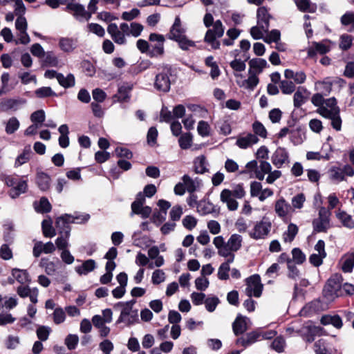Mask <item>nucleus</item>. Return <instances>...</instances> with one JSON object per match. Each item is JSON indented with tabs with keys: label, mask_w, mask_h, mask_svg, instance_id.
Instances as JSON below:
<instances>
[{
	"label": "nucleus",
	"mask_w": 354,
	"mask_h": 354,
	"mask_svg": "<svg viewBox=\"0 0 354 354\" xmlns=\"http://www.w3.org/2000/svg\"><path fill=\"white\" fill-rule=\"evenodd\" d=\"M203 24L208 28L204 41L210 45L212 49H219L221 43L217 39L222 37L225 32V26L222 21L220 19L214 21L213 15L210 12H206L203 17Z\"/></svg>",
	"instance_id": "f257e3e1"
},
{
	"label": "nucleus",
	"mask_w": 354,
	"mask_h": 354,
	"mask_svg": "<svg viewBox=\"0 0 354 354\" xmlns=\"http://www.w3.org/2000/svg\"><path fill=\"white\" fill-rule=\"evenodd\" d=\"M90 218L88 214L84 215L74 216L72 214H64L57 217L55 221V226L58 230L59 234H62L66 238H69L71 235V227L70 223H73L75 220H81L77 221L79 223H84L87 222Z\"/></svg>",
	"instance_id": "f03ea898"
},
{
	"label": "nucleus",
	"mask_w": 354,
	"mask_h": 354,
	"mask_svg": "<svg viewBox=\"0 0 354 354\" xmlns=\"http://www.w3.org/2000/svg\"><path fill=\"white\" fill-rule=\"evenodd\" d=\"M161 68V72L155 77L153 86L158 91L166 93L170 91L171 88L169 76L171 75L172 67L169 64H163Z\"/></svg>",
	"instance_id": "7ed1b4c3"
},
{
	"label": "nucleus",
	"mask_w": 354,
	"mask_h": 354,
	"mask_svg": "<svg viewBox=\"0 0 354 354\" xmlns=\"http://www.w3.org/2000/svg\"><path fill=\"white\" fill-rule=\"evenodd\" d=\"M245 282L247 285L245 288L247 295L249 297H251L252 295L257 298L260 297L263 289L260 275L258 274H252L245 279Z\"/></svg>",
	"instance_id": "20e7f679"
},
{
	"label": "nucleus",
	"mask_w": 354,
	"mask_h": 354,
	"mask_svg": "<svg viewBox=\"0 0 354 354\" xmlns=\"http://www.w3.org/2000/svg\"><path fill=\"white\" fill-rule=\"evenodd\" d=\"M271 227L272 223L269 218L263 216L261 221L256 223L253 230L249 232V235L254 240L265 239L269 234Z\"/></svg>",
	"instance_id": "39448f33"
},
{
	"label": "nucleus",
	"mask_w": 354,
	"mask_h": 354,
	"mask_svg": "<svg viewBox=\"0 0 354 354\" xmlns=\"http://www.w3.org/2000/svg\"><path fill=\"white\" fill-rule=\"evenodd\" d=\"M149 40L151 42H156V44L151 45L150 50V58L161 57L165 54L164 43L165 38L163 35L152 32L149 36Z\"/></svg>",
	"instance_id": "423d86ee"
},
{
	"label": "nucleus",
	"mask_w": 354,
	"mask_h": 354,
	"mask_svg": "<svg viewBox=\"0 0 354 354\" xmlns=\"http://www.w3.org/2000/svg\"><path fill=\"white\" fill-rule=\"evenodd\" d=\"M133 87V86L131 83H123L118 87L117 93L113 95V102L124 103L129 102Z\"/></svg>",
	"instance_id": "0eeeda50"
},
{
	"label": "nucleus",
	"mask_w": 354,
	"mask_h": 354,
	"mask_svg": "<svg viewBox=\"0 0 354 354\" xmlns=\"http://www.w3.org/2000/svg\"><path fill=\"white\" fill-rule=\"evenodd\" d=\"M339 277L336 275L329 278L323 289V296L327 299H332L335 295L337 296V290L340 288Z\"/></svg>",
	"instance_id": "6e6552de"
},
{
	"label": "nucleus",
	"mask_w": 354,
	"mask_h": 354,
	"mask_svg": "<svg viewBox=\"0 0 354 354\" xmlns=\"http://www.w3.org/2000/svg\"><path fill=\"white\" fill-rule=\"evenodd\" d=\"M66 9L73 11L74 17L79 21H88L91 17V13L86 11L84 6L78 3H68Z\"/></svg>",
	"instance_id": "1a4fd4ad"
},
{
	"label": "nucleus",
	"mask_w": 354,
	"mask_h": 354,
	"mask_svg": "<svg viewBox=\"0 0 354 354\" xmlns=\"http://www.w3.org/2000/svg\"><path fill=\"white\" fill-rule=\"evenodd\" d=\"M329 224L328 213L324 207H322L319 212V218L313 221V231L315 232H326Z\"/></svg>",
	"instance_id": "9d476101"
},
{
	"label": "nucleus",
	"mask_w": 354,
	"mask_h": 354,
	"mask_svg": "<svg viewBox=\"0 0 354 354\" xmlns=\"http://www.w3.org/2000/svg\"><path fill=\"white\" fill-rule=\"evenodd\" d=\"M185 36H186V28L183 27L180 17L176 16L166 37L168 39L174 41Z\"/></svg>",
	"instance_id": "9b49d317"
},
{
	"label": "nucleus",
	"mask_w": 354,
	"mask_h": 354,
	"mask_svg": "<svg viewBox=\"0 0 354 354\" xmlns=\"http://www.w3.org/2000/svg\"><path fill=\"white\" fill-rule=\"evenodd\" d=\"M257 24L266 32H268L270 27V19L272 16L269 14L267 8L259 7L257 11Z\"/></svg>",
	"instance_id": "f8f14e48"
},
{
	"label": "nucleus",
	"mask_w": 354,
	"mask_h": 354,
	"mask_svg": "<svg viewBox=\"0 0 354 354\" xmlns=\"http://www.w3.org/2000/svg\"><path fill=\"white\" fill-rule=\"evenodd\" d=\"M26 102V100L23 98H2L0 100V110L1 111H17L19 105Z\"/></svg>",
	"instance_id": "ddd939ff"
},
{
	"label": "nucleus",
	"mask_w": 354,
	"mask_h": 354,
	"mask_svg": "<svg viewBox=\"0 0 354 354\" xmlns=\"http://www.w3.org/2000/svg\"><path fill=\"white\" fill-rule=\"evenodd\" d=\"M132 167L131 163L124 159H120L117 165H113L110 169L109 174L113 179H118L122 171H127Z\"/></svg>",
	"instance_id": "4468645a"
},
{
	"label": "nucleus",
	"mask_w": 354,
	"mask_h": 354,
	"mask_svg": "<svg viewBox=\"0 0 354 354\" xmlns=\"http://www.w3.org/2000/svg\"><path fill=\"white\" fill-rule=\"evenodd\" d=\"M289 153L284 147H279L274 152L272 156V162L277 168H281L282 165L288 161Z\"/></svg>",
	"instance_id": "2eb2a0df"
},
{
	"label": "nucleus",
	"mask_w": 354,
	"mask_h": 354,
	"mask_svg": "<svg viewBox=\"0 0 354 354\" xmlns=\"http://www.w3.org/2000/svg\"><path fill=\"white\" fill-rule=\"evenodd\" d=\"M247 320L249 321V318L240 313L236 315L235 320L232 323V330L236 336L243 334L248 330Z\"/></svg>",
	"instance_id": "dca6fc26"
},
{
	"label": "nucleus",
	"mask_w": 354,
	"mask_h": 354,
	"mask_svg": "<svg viewBox=\"0 0 354 354\" xmlns=\"http://www.w3.org/2000/svg\"><path fill=\"white\" fill-rule=\"evenodd\" d=\"M77 39L72 37H61L59 46L65 53H71L77 47Z\"/></svg>",
	"instance_id": "f3484780"
},
{
	"label": "nucleus",
	"mask_w": 354,
	"mask_h": 354,
	"mask_svg": "<svg viewBox=\"0 0 354 354\" xmlns=\"http://www.w3.org/2000/svg\"><path fill=\"white\" fill-rule=\"evenodd\" d=\"M249 77L247 80L242 82L236 81L240 87H245L247 89L253 91L259 82L257 73H252V70H248Z\"/></svg>",
	"instance_id": "a211bd4d"
},
{
	"label": "nucleus",
	"mask_w": 354,
	"mask_h": 354,
	"mask_svg": "<svg viewBox=\"0 0 354 354\" xmlns=\"http://www.w3.org/2000/svg\"><path fill=\"white\" fill-rule=\"evenodd\" d=\"M330 47L322 42L314 41L313 46L308 49V57L313 58L316 56L317 53H319L321 55H324L329 52Z\"/></svg>",
	"instance_id": "6ab92c4d"
},
{
	"label": "nucleus",
	"mask_w": 354,
	"mask_h": 354,
	"mask_svg": "<svg viewBox=\"0 0 354 354\" xmlns=\"http://www.w3.org/2000/svg\"><path fill=\"white\" fill-rule=\"evenodd\" d=\"M33 207L35 212L39 214L49 213L52 209L50 203L45 196L41 197L38 202L35 201L33 203Z\"/></svg>",
	"instance_id": "aec40b11"
},
{
	"label": "nucleus",
	"mask_w": 354,
	"mask_h": 354,
	"mask_svg": "<svg viewBox=\"0 0 354 354\" xmlns=\"http://www.w3.org/2000/svg\"><path fill=\"white\" fill-rule=\"evenodd\" d=\"M96 262L90 259L84 261L82 265L75 267V271L79 275H86L96 268Z\"/></svg>",
	"instance_id": "412c9836"
},
{
	"label": "nucleus",
	"mask_w": 354,
	"mask_h": 354,
	"mask_svg": "<svg viewBox=\"0 0 354 354\" xmlns=\"http://www.w3.org/2000/svg\"><path fill=\"white\" fill-rule=\"evenodd\" d=\"M252 73H257V75L262 73L263 68L269 66L267 61L262 58H253L248 62Z\"/></svg>",
	"instance_id": "4be33fe9"
},
{
	"label": "nucleus",
	"mask_w": 354,
	"mask_h": 354,
	"mask_svg": "<svg viewBox=\"0 0 354 354\" xmlns=\"http://www.w3.org/2000/svg\"><path fill=\"white\" fill-rule=\"evenodd\" d=\"M304 93L308 94L307 89L301 86L298 87L293 97V103L295 108H299L302 104H304L306 102L308 99V95L305 96Z\"/></svg>",
	"instance_id": "5701e85b"
},
{
	"label": "nucleus",
	"mask_w": 354,
	"mask_h": 354,
	"mask_svg": "<svg viewBox=\"0 0 354 354\" xmlns=\"http://www.w3.org/2000/svg\"><path fill=\"white\" fill-rule=\"evenodd\" d=\"M136 303V300L134 299L124 302V306H123V308H122L120 315L116 321V324L123 323L125 322V317L130 315V313L133 310V306Z\"/></svg>",
	"instance_id": "b1692460"
},
{
	"label": "nucleus",
	"mask_w": 354,
	"mask_h": 354,
	"mask_svg": "<svg viewBox=\"0 0 354 354\" xmlns=\"http://www.w3.org/2000/svg\"><path fill=\"white\" fill-rule=\"evenodd\" d=\"M50 176L45 172H38L36 176V183L41 191H46L50 187Z\"/></svg>",
	"instance_id": "393cba45"
},
{
	"label": "nucleus",
	"mask_w": 354,
	"mask_h": 354,
	"mask_svg": "<svg viewBox=\"0 0 354 354\" xmlns=\"http://www.w3.org/2000/svg\"><path fill=\"white\" fill-rule=\"evenodd\" d=\"M11 273L12 277L21 284L30 281L29 274L26 270L13 268L12 269Z\"/></svg>",
	"instance_id": "a878e982"
},
{
	"label": "nucleus",
	"mask_w": 354,
	"mask_h": 354,
	"mask_svg": "<svg viewBox=\"0 0 354 354\" xmlns=\"http://www.w3.org/2000/svg\"><path fill=\"white\" fill-rule=\"evenodd\" d=\"M41 230L45 237L52 238L56 235V231L53 226V221L50 217L42 221Z\"/></svg>",
	"instance_id": "bb28decb"
},
{
	"label": "nucleus",
	"mask_w": 354,
	"mask_h": 354,
	"mask_svg": "<svg viewBox=\"0 0 354 354\" xmlns=\"http://www.w3.org/2000/svg\"><path fill=\"white\" fill-rule=\"evenodd\" d=\"M305 127L302 126L297 127L295 129H292L290 131V141L294 145H298L302 143L303 138L304 136Z\"/></svg>",
	"instance_id": "cd10ccee"
},
{
	"label": "nucleus",
	"mask_w": 354,
	"mask_h": 354,
	"mask_svg": "<svg viewBox=\"0 0 354 354\" xmlns=\"http://www.w3.org/2000/svg\"><path fill=\"white\" fill-rule=\"evenodd\" d=\"M299 231L297 225L290 223L288 225V229L283 233V240L285 243H291L295 238Z\"/></svg>",
	"instance_id": "c85d7f7f"
},
{
	"label": "nucleus",
	"mask_w": 354,
	"mask_h": 354,
	"mask_svg": "<svg viewBox=\"0 0 354 354\" xmlns=\"http://www.w3.org/2000/svg\"><path fill=\"white\" fill-rule=\"evenodd\" d=\"M319 301L315 300L305 305L299 311L300 316L309 317L310 315L318 310Z\"/></svg>",
	"instance_id": "c756f323"
},
{
	"label": "nucleus",
	"mask_w": 354,
	"mask_h": 354,
	"mask_svg": "<svg viewBox=\"0 0 354 354\" xmlns=\"http://www.w3.org/2000/svg\"><path fill=\"white\" fill-rule=\"evenodd\" d=\"M242 236L237 234H233L230 236V239L226 243L232 252L238 251L242 245Z\"/></svg>",
	"instance_id": "7c9ffc66"
},
{
	"label": "nucleus",
	"mask_w": 354,
	"mask_h": 354,
	"mask_svg": "<svg viewBox=\"0 0 354 354\" xmlns=\"http://www.w3.org/2000/svg\"><path fill=\"white\" fill-rule=\"evenodd\" d=\"M290 205L286 203L283 198H281L276 201L274 209L279 217H285L288 214Z\"/></svg>",
	"instance_id": "2f4dec72"
},
{
	"label": "nucleus",
	"mask_w": 354,
	"mask_h": 354,
	"mask_svg": "<svg viewBox=\"0 0 354 354\" xmlns=\"http://www.w3.org/2000/svg\"><path fill=\"white\" fill-rule=\"evenodd\" d=\"M57 82L64 88L73 87L75 84V76L72 73H68L66 77L62 73L59 75Z\"/></svg>",
	"instance_id": "473e14b6"
},
{
	"label": "nucleus",
	"mask_w": 354,
	"mask_h": 354,
	"mask_svg": "<svg viewBox=\"0 0 354 354\" xmlns=\"http://www.w3.org/2000/svg\"><path fill=\"white\" fill-rule=\"evenodd\" d=\"M206 158L204 155L197 157L194 161V171L203 174L208 171L206 167Z\"/></svg>",
	"instance_id": "72a5a7b5"
},
{
	"label": "nucleus",
	"mask_w": 354,
	"mask_h": 354,
	"mask_svg": "<svg viewBox=\"0 0 354 354\" xmlns=\"http://www.w3.org/2000/svg\"><path fill=\"white\" fill-rule=\"evenodd\" d=\"M354 268V252L346 254V259L344 261L342 270L345 273H351Z\"/></svg>",
	"instance_id": "f704fd0d"
},
{
	"label": "nucleus",
	"mask_w": 354,
	"mask_h": 354,
	"mask_svg": "<svg viewBox=\"0 0 354 354\" xmlns=\"http://www.w3.org/2000/svg\"><path fill=\"white\" fill-rule=\"evenodd\" d=\"M35 95L38 98H45L50 96L58 97L59 95L56 93L50 86H42L35 90Z\"/></svg>",
	"instance_id": "c9c22d12"
},
{
	"label": "nucleus",
	"mask_w": 354,
	"mask_h": 354,
	"mask_svg": "<svg viewBox=\"0 0 354 354\" xmlns=\"http://www.w3.org/2000/svg\"><path fill=\"white\" fill-rule=\"evenodd\" d=\"M20 123L16 117L10 118L6 125L5 131L7 134L11 135L18 130Z\"/></svg>",
	"instance_id": "e433bc0d"
},
{
	"label": "nucleus",
	"mask_w": 354,
	"mask_h": 354,
	"mask_svg": "<svg viewBox=\"0 0 354 354\" xmlns=\"http://www.w3.org/2000/svg\"><path fill=\"white\" fill-rule=\"evenodd\" d=\"M44 65L49 67H57L59 64L58 58L53 51L45 53Z\"/></svg>",
	"instance_id": "4c0bfd02"
},
{
	"label": "nucleus",
	"mask_w": 354,
	"mask_h": 354,
	"mask_svg": "<svg viewBox=\"0 0 354 354\" xmlns=\"http://www.w3.org/2000/svg\"><path fill=\"white\" fill-rule=\"evenodd\" d=\"M285 346L286 340L282 335L277 336L271 344V348L279 353L284 351Z\"/></svg>",
	"instance_id": "58836bf2"
},
{
	"label": "nucleus",
	"mask_w": 354,
	"mask_h": 354,
	"mask_svg": "<svg viewBox=\"0 0 354 354\" xmlns=\"http://www.w3.org/2000/svg\"><path fill=\"white\" fill-rule=\"evenodd\" d=\"M178 47L183 50H188L190 47H194L196 46L195 42L186 36L175 39Z\"/></svg>",
	"instance_id": "ea45409f"
},
{
	"label": "nucleus",
	"mask_w": 354,
	"mask_h": 354,
	"mask_svg": "<svg viewBox=\"0 0 354 354\" xmlns=\"http://www.w3.org/2000/svg\"><path fill=\"white\" fill-rule=\"evenodd\" d=\"M353 44V37L348 34H343L339 39V48L344 51L348 50Z\"/></svg>",
	"instance_id": "a19ab883"
},
{
	"label": "nucleus",
	"mask_w": 354,
	"mask_h": 354,
	"mask_svg": "<svg viewBox=\"0 0 354 354\" xmlns=\"http://www.w3.org/2000/svg\"><path fill=\"white\" fill-rule=\"evenodd\" d=\"M219 303L220 299L216 296L208 297L205 298L204 301L205 308L209 313L214 312Z\"/></svg>",
	"instance_id": "79ce46f5"
},
{
	"label": "nucleus",
	"mask_w": 354,
	"mask_h": 354,
	"mask_svg": "<svg viewBox=\"0 0 354 354\" xmlns=\"http://www.w3.org/2000/svg\"><path fill=\"white\" fill-rule=\"evenodd\" d=\"M152 212V209L150 206H141L139 208L133 209L131 212V216L133 214L140 215L143 219L147 218L150 216Z\"/></svg>",
	"instance_id": "37998d69"
},
{
	"label": "nucleus",
	"mask_w": 354,
	"mask_h": 354,
	"mask_svg": "<svg viewBox=\"0 0 354 354\" xmlns=\"http://www.w3.org/2000/svg\"><path fill=\"white\" fill-rule=\"evenodd\" d=\"M292 262L295 264H302L306 261V255L299 248H295L292 250Z\"/></svg>",
	"instance_id": "c03bdc74"
},
{
	"label": "nucleus",
	"mask_w": 354,
	"mask_h": 354,
	"mask_svg": "<svg viewBox=\"0 0 354 354\" xmlns=\"http://www.w3.org/2000/svg\"><path fill=\"white\" fill-rule=\"evenodd\" d=\"M136 47L138 50L142 53L146 54L148 57H150V50L151 45L147 41L142 39H139L136 41Z\"/></svg>",
	"instance_id": "a18cd8bd"
},
{
	"label": "nucleus",
	"mask_w": 354,
	"mask_h": 354,
	"mask_svg": "<svg viewBox=\"0 0 354 354\" xmlns=\"http://www.w3.org/2000/svg\"><path fill=\"white\" fill-rule=\"evenodd\" d=\"M203 215L212 214H214V216H216L220 213V207L218 205H214L212 202L208 201L207 205H205L202 209Z\"/></svg>",
	"instance_id": "49530a36"
},
{
	"label": "nucleus",
	"mask_w": 354,
	"mask_h": 354,
	"mask_svg": "<svg viewBox=\"0 0 354 354\" xmlns=\"http://www.w3.org/2000/svg\"><path fill=\"white\" fill-rule=\"evenodd\" d=\"M179 146L182 149L190 148L192 143V136L191 133H187L180 136L178 139Z\"/></svg>",
	"instance_id": "de8ad7c7"
},
{
	"label": "nucleus",
	"mask_w": 354,
	"mask_h": 354,
	"mask_svg": "<svg viewBox=\"0 0 354 354\" xmlns=\"http://www.w3.org/2000/svg\"><path fill=\"white\" fill-rule=\"evenodd\" d=\"M51 328L46 326H40L36 330L37 336L39 341L44 342L48 339Z\"/></svg>",
	"instance_id": "09e8293b"
},
{
	"label": "nucleus",
	"mask_w": 354,
	"mask_h": 354,
	"mask_svg": "<svg viewBox=\"0 0 354 354\" xmlns=\"http://www.w3.org/2000/svg\"><path fill=\"white\" fill-rule=\"evenodd\" d=\"M330 178L333 180L343 181L345 179L342 170L339 167L333 166L329 169Z\"/></svg>",
	"instance_id": "8fccbe9b"
},
{
	"label": "nucleus",
	"mask_w": 354,
	"mask_h": 354,
	"mask_svg": "<svg viewBox=\"0 0 354 354\" xmlns=\"http://www.w3.org/2000/svg\"><path fill=\"white\" fill-rule=\"evenodd\" d=\"M252 129L256 136L266 138L267 137V130L263 124L259 121H255L252 124Z\"/></svg>",
	"instance_id": "3c124183"
},
{
	"label": "nucleus",
	"mask_w": 354,
	"mask_h": 354,
	"mask_svg": "<svg viewBox=\"0 0 354 354\" xmlns=\"http://www.w3.org/2000/svg\"><path fill=\"white\" fill-rule=\"evenodd\" d=\"M53 318L55 324H60L66 319V313L61 307L55 308L53 314Z\"/></svg>",
	"instance_id": "603ef678"
},
{
	"label": "nucleus",
	"mask_w": 354,
	"mask_h": 354,
	"mask_svg": "<svg viewBox=\"0 0 354 354\" xmlns=\"http://www.w3.org/2000/svg\"><path fill=\"white\" fill-rule=\"evenodd\" d=\"M166 220V215L162 212L156 209L150 218V221L156 226H160Z\"/></svg>",
	"instance_id": "864d4df0"
},
{
	"label": "nucleus",
	"mask_w": 354,
	"mask_h": 354,
	"mask_svg": "<svg viewBox=\"0 0 354 354\" xmlns=\"http://www.w3.org/2000/svg\"><path fill=\"white\" fill-rule=\"evenodd\" d=\"M64 342L68 350H74L78 344L79 337L77 335L69 334L66 337Z\"/></svg>",
	"instance_id": "5fc2aeb1"
},
{
	"label": "nucleus",
	"mask_w": 354,
	"mask_h": 354,
	"mask_svg": "<svg viewBox=\"0 0 354 354\" xmlns=\"http://www.w3.org/2000/svg\"><path fill=\"white\" fill-rule=\"evenodd\" d=\"M331 120V126L334 129L339 131L342 129V119L339 115V109L336 107L335 110V115L330 119Z\"/></svg>",
	"instance_id": "6e6d98bb"
},
{
	"label": "nucleus",
	"mask_w": 354,
	"mask_h": 354,
	"mask_svg": "<svg viewBox=\"0 0 354 354\" xmlns=\"http://www.w3.org/2000/svg\"><path fill=\"white\" fill-rule=\"evenodd\" d=\"M46 115L45 112L43 109H39L36 111H34L30 115V120L34 124H42L45 121Z\"/></svg>",
	"instance_id": "4d7b16f0"
},
{
	"label": "nucleus",
	"mask_w": 354,
	"mask_h": 354,
	"mask_svg": "<svg viewBox=\"0 0 354 354\" xmlns=\"http://www.w3.org/2000/svg\"><path fill=\"white\" fill-rule=\"evenodd\" d=\"M158 132L156 127H151L147 134V141L149 145L153 146L157 142Z\"/></svg>",
	"instance_id": "13d9d810"
},
{
	"label": "nucleus",
	"mask_w": 354,
	"mask_h": 354,
	"mask_svg": "<svg viewBox=\"0 0 354 354\" xmlns=\"http://www.w3.org/2000/svg\"><path fill=\"white\" fill-rule=\"evenodd\" d=\"M153 63L149 59H140L137 62V65L134 68L136 73H142L144 71L149 68Z\"/></svg>",
	"instance_id": "bf43d9fd"
},
{
	"label": "nucleus",
	"mask_w": 354,
	"mask_h": 354,
	"mask_svg": "<svg viewBox=\"0 0 354 354\" xmlns=\"http://www.w3.org/2000/svg\"><path fill=\"white\" fill-rule=\"evenodd\" d=\"M230 270V266H227V263H221L218 270V278L220 280L226 281L229 279V271Z\"/></svg>",
	"instance_id": "052dcab7"
},
{
	"label": "nucleus",
	"mask_w": 354,
	"mask_h": 354,
	"mask_svg": "<svg viewBox=\"0 0 354 354\" xmlns=\"http://www.w3.org/2000/svg\"><path fill=\"white\" fill-rule=\"evenodd\" d=\"M197 131L202 137H207L210 134V127L207 122L201 120L198 123Z\"/></svg>",
	"instance_id": "680f3d73"
},
{
	"label": "nucleus",
	"mask_w": 354,
	"mask_h": 354,
	"mask_svg": "<svg viewBox=\"0 0 354 354\" xmlns=\"http://www.w3.org/2000/svg\"><path fill=\"white\" fill-rule=\"evenodd\" d=\"M115 153L118 158H123L127 160H130L133 158V152L125 147H117L115 149Z\"/></svg>",
	"instance_id": "e2e57ef3"
},
{
	"label": "nucleus",
	"mask_w": 354,
	"mask_h": 354,
	"mask_svg": "<svg viewBox=\"0 0 354 354\" xmlns=\"http://www.w3.org/2000/svg\"><path fill=\"white\" fill-rule=\"evenodd\" d=\"M280 88L283 94H291L294 92L295 86L291 81L282 80L280 82Z\"/></svg>",
	"instance_id": "0e129e2a"
},
{
	"label": "nucleus",
	"mask_w": 354,
	"mask_h": 354,
	"mask_svg": "<svg viewBox=\"0 0 354 354\" xmlns=\"http://www.w3.org/2000/svg\"><path fill=\"white\" fill-rule=\"evenodd\" d=\"M185 189L189 193H193L196 190V186L194 181L188 174H185L182 177Z\"/></svg>",
	"instance_id": "69168bd1"
},
{
	"label": "nucleus",
	"mask_w": 354,
	"mask_h": 354,
	"mask_svg": "<svg viewBox=\"0 0 354 354\" xmlns=\"http://www.w3.org/2000/svg\"><path fill=\"white\" fill-rule=\"evenodd\" d=\"M165 280V273L162 270H156L152 273L151 282L154 285H158Z\"/></svg>",
	"instance_id": "338daca9"
},
{
	"label": "nucleus",
	"mask_w": 354,
	"mask_h": 354,
	"mask_svg": "<svg viewBox=\"0 0 354 354\" xmlns=\"http://www.w3.org/2000/svg\"><path fill=\"white\" fill-rule=\"evenodd\" d=\"M30 149H24L23 152L17 157L15 162V166L19 167L23 164L27 162L30 159Z\"/></svg>",
	"instance_id": "774afa93"
}]
</instances>
